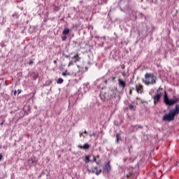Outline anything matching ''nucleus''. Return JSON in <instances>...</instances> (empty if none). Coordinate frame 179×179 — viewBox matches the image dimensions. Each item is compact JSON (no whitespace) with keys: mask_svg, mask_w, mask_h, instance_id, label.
Masks as SVG:
<instances>
[{"mask_svg":"<svg viewBox=\"0 0 179 179\" xmlns=\"http://www.w3.org/2000/svg\"><path fill=\"white\" fill-rule=\"evenodd\" d=\"M62 34H64V36L69 34V29L65 28L62 31Z\"/></svg>","mask_w":179,"mask_h":179,"instance_id":"obj_14","label":"nucleus"},{"mask_svg":"<svg viewBox=\"0 0 179 179\" xmlns=\"http://www.w3.org/2000/svg\"><path fill=\"white\" fill-rule=\"evenodd\" d=\"M129 94H132V90H130Z\"/></svg>","mask_w":179,"mask_h":179,"instance_id":"obj_29","label":"nucleus"},{"mask_svg":"<svg viewBox=\"0 0 179 179\" xmlns=\"http://www.w3.org/2000/svg\"><path fill=\"white\" fill-rule=\"evenodd\" d=\"M113 80H115V77H112Z\"/></svg>","mask_w":179,"mask_h":179,"instance_id":"obj_31","label":"nucleus"},{"mask_svg":"<svg viewBox=\"0 0 179 179\" xmlns=\"http://www.w3.org/2000/svg\"><path fill=\"white\" fill-rule=\"evenodd\" d=\"M22 93V90H17V94H20Z\"/></svg>","mask_w":179,"mask_h":179,"instance_id":"obj_21","label":"nucleus"},{"mask_svg":"<svg viewBox=\"0 0 179 179\" xmlns=\"http://www.w3.org/2000/svg\"><path fill=\"white\" fill-rule=\"evenodd\" d=\"M54 64H57V60L53 61Z\"/></svg>","mask_w":179,"mask_h":179,"instance_id":"obj_34","label":"nucleus"},{"mask_svg":"<svg viewBox=\"0 0 179 179\" xmlns=\"http://www.w3.org/2000/svg\"><path fill=\"white\" fill-rule=\"evenodd\" d=\"M0 125H3V122L0 123Z\"/></svg>","mask_w":179,"mask_h":179,"instance_id":"obj_35","label":"nucleus"},{"mask_svg":"<svg viewBox=\"0 0 179 179\" xmlns=\"http://www.w3.org/2000/svg\"><path fill=\"white\" fill-rule=\"evenodd\" d=\"M31 64H33V60H30L29 62V65H31Z\"/></svg>","mask_w":179,"mask_h":179,"instance_id":"obj_22","label":"nucleus"},{"mask_svg":"<svg viewBox=\"0 0 179 179\" xmlns=\"http://www.w3.org/2000/svg\"><path fill=\"white\" fill-rule=\"evenodd\" d=\"M84 162H85V163H86V164H87V163H90V156H89V155L85 156Z\"/></svg>","mask_w":179,"mask_h":179,"instance_id":"obj_13","label":"nucleus"},{"mask_svg":"<svg viewBox=\"0 0 179 179\" xmlns=\"http://www.w3.org/2000/svg\"><path fill=\"white\" fill-rule=\"evenodd\" d=\"M92 173H95L96 176H99L101 173V169L99 170L97 166H94L92 169Z\"/></svg>","mask_w":179,"mask_h":179,"instance_id":"obj_8","label":"nucleus"},{"mask_svg":"<svg viewBox=\"0 0 179 179\" xmlns=\"http://www.w3.org/2000/svg\"><path fill=\"white\" fill-rule=\"evenodd\" d=\"M95 135H96V133H93L92 134H90V136H95Z\"/></svg>","mask_w":179,"mask_h":179,"instance_id":"obj_23","label":"nucleus"},{"mask_svg":"<svg viewBox=\"0 0 179 179\" xmlns=\"http://www.w3.org/2000/svg\"><path fill=\"white\" fill-rule=\"evenodd\" d=\"M105 83H107V80L105 81Z\"/></svg>","mask_w":179,"mask_h":179,"instance_id":"obj_36","label":"nucleus"},{"mask_svg":"<svg viewBox=\"0 0 179 179\" xmlns=\"http://www.w3.org/2000/svg\"><path fill=\"white\" fill-rule=\"evenodd\" d=\"M57 85H61V84L64 83V79H62L61 78H58L57 80Z\"/></svg>","mask_w":179,"mask_h":179,"instance_id":"obj_15","label":"nucleus"},{"mask_svg":"<svg viewBox=\"0 0 179 179\" xmlns=\"http://www.w3.org/2000/svg\"><path fill=\"white\" fill-rule=\"evenodd\" d=\"M28 163L29 164H37V162L36 160V158H34V157H32V158L28 159Z\"/></svg>","mask_w":179,"mask_h":179,"instance_id":"obj_12","label":"nucleus"},{"mask_svg":"<svg viewBox=\"0 0 179 179\" xmlns=\"http://www.w3.org/2000/svg\"><path fill=\"white\" fill-rule=\"evenodd\" d=\"M129 110H131V111H135V106L132 104L129 105Z\"/></svg>","mask_w":179,"mask_h":179,"instance_id":"obj_16","label":"nucleus"},{"mask_svg":"<svg viewBox=\"0 0 179 179\" xmlns=\"http://www.w3.org/2000/svg\"><path fill=\"white\" fill-rule=\"evenodd\" d=\"M73 62H73V60H71V61L69 62L68 66H73V65H74Z\"/></svg>","mask_w":179,"mask_h":179,"instance_id":"obj_19","label":"nucleus"},{"mask_svg":"<svg viewBox=\"0 0 179 179\" xmlns=\"http://www.w3.org/2000/svg\"><path fill=\"white\" fill-rule=\"evenodd\" d=\"M164 103L166 106H173L176 103H178V98L176 97V96H173V99H169V96L167 95V93L166 92V91H164Z\"/></svg>","mask_w":179,"mask_h":179,"instance_id":"obj_3","label":"nucleus"},{"mask_svg":"<svg viewBox=\"0 0 179 179\" xmlns=\"http://www.w3.org/2000/svg\"><path fill=\"white\" fill-rule=\"evenodd\" d=\"M66 72H68V71H66L65 72H62V76H66Z\"/></svg>","mask_w":179,"mask_h":179,"instance_id":"obj_20","label":"nucleus"},{"mask_svg":"<svg viewBox=\"0 0 179 179\" xmlns=\"http://www.w3.org/2000/svg\"><path fill=\"white\" fill-rule=\"evenodd\" d=\"M71 59H74L73 62L76 64V62H80V57H79V53H76L73 57H71Z\"/></svg>","mask_w":179,"mask_h":179,"instance_id":"obj_7","label":"nucleus"},{"mask_svg":"<svg viewBox=\"0 0 179 179\" xmlns=\"http://www.w3.org/2000/svg\"><path fill=\"white\" fill-rule=\"evenodd\" d=\"M171 113L174 117H176V115H178V114H179V105L178 104H176L175 109L173 110H172Z\"/></svg>","mask_w":179,"mask_h":179,"instance_id":"obj_6","label":"nucleus"},{"mask_svg":"<svg viewBox=\"0 0 179 179\" xmlns=\"http://www.w3.org/2000/svg\"><path fill=\"white\" fill-rule=\"evenodd\" d=\"M121 141V137H120V134H116V143H118V141Z\"/></svg>","mask_w":179,"mask_h":179,"instance_id":"obj_17","label":"nucleus"},{"mask_svg":"<svg viewBox=\"0 0 179 179\" xmlns=\"http://www.w3.org/2000/svg\"><path fill=\"white\" fill-rule=\"evenodd\" d=\"M84 134H85L86 135H87V131H86V130L84 131Z\"/></svg>","mask_w":179,"mask_h":179,"instance_id":"obj_30","label":"nucleus"},{"mask_svg":"<svg viewBox=\"0 0 179 179\" xmlns=\"http://www.w3.org/2000/svg\"><path fill=\"white\" fill-rule=\"evenodd\" d=\"M78 148H79V149H83V150H87V149L90 148V145L86 143L83 145H78Z\"/></svg>","mask_w":179,"mask_h":179,"instance_id":"obj_9","label":"nucleus"},{"mask_svg":"<svg viewBox=\"0 0 179 179\" xmlns=\"http://www.w3.org/2000/svg\"><path fill=\"white\" fill-rule=\"evenodd\" d=\"M83 136V133H80V137L82 138Z\"/></svg>","mask_w":179,"mask_h":179,"instance_id":"obj_27","label":"nucleus"},{"mask_svg":"<svg viewBox=\"0 0 179 179\" xmlns=\"http://www.w3.org/2000/svg\"><path fill=\"white\" fill-rule=\"evenodd\" d=\"M93 157H94V162H95L96 164H100V159H97L94 156Z\"/></svg>","mask_w":179,"mask_h":179,"instance_id":"obj_18","label":"nucleus"},{"mask_svg":"<svg viewBox=\"0 0 179 179\" xmlns=\"http://www.w3.org/2000/svg\"><path fill=\"white\" fill-rule=\"evenodd\" d=\"M129 177H131L130 175H127V178H129Z\"/></svg>","mask_w":179,"mask_h":179,"instance_id":"obj_32","label":"nucleus"},{"mask_svg":"<svg viewBox=\"0 0 179 179\" xmlns=\"http://www.w3.org/2000/svg\"><path fill=\"white\" fill-rule=\"evenodd\" d=\"M65 40H66V37H63V38H62V41H65Z\"/></svg>","mask_w":179,"mask_h":179,"instance_id":"obj_25","label":"nucleus"},{"mask_svg":"<svg viewBox=\"0 0 179 179\" xmlns=\"http://www.w3.org/2000/svg\"><path fill=\"white\" fill-rule=\"evenodd\" d=\"M174 115L173 114L172 112H170L168 114H165L163 117L162 120L163 121H168L169 122H170V121H173L174 120Z\"/></svg>","mask_w":179,"mask_h":179,"instance_id":"obj_4","label":"nucleus"},{"mask_svg":"<svg viewBox=\"0 0 179 179\" xmlns=\"http://www.w3.org/2000/svg\"><path fill=\"white\" fill-rule=\"evenodd\" d=\"M17 93V91L15 90L14 91V96H16V94Z\"/></svg>","mask_w":179,"mask_h":179,"instance_id":"obj_26","label":"nucleus"},{"mask_svg":"<svg viewBox=\"0 0 179 179\" xmlns=\"http://www.w3.org/2000/svg\"><path fill=\"white\" fill-rule=\"evenodd\" d=\"M65 57L66 58H69V55H66Z\"/></svg>","mask_w":179,"mask_h":179,"instance_id":"obj_33","label":"nucleus"},{"mask_svg":"<svg viewBox=\"0 0 179 179\" xmlns=\"http://www.w3.org/2000/svg\"><path fill=\"white\" fill-rule=\"evenodd\" d=\"M103 170L106 173H110V171H111V166H110V162H108L105 165Z\"/></svg>","mask_w":179,"mask_h":179,"instance_id":"obj_11","label":"nucleus"},{"mask_svg":"<svg viewBox=\"0 0 179 179\" xmlns=\"http://www.w3.org/2000/svg\"><path fill=\"white\" fill-rule=\"evenodd\" d=\"M162 96H163V87L160 86L157 90V94L152 96L154 104L155 105L159 104V103H160V100Z\"/></svg>","mask_w":179,"mask_h":179,"instance_id":"obj_2","label":"nucleus"},{"mask_svg":"<svg viewBox=\"0 0 179 179\" xmlns=\"http://www.w3.org/2000/svg\"><path fill=\"white\" fill-rule=\"evenodd\" d=\"M118 85L120 87H122V89H125V87L127 86L125 81L122 79L118 80Z\"/></svg>","mask_w":179,"mask_h":179,"instance_id":"obj_10","label":"nucleus"},{"mask_svg":"<svg viewBox=\"0 0 179 179\" xmlns=\"http://www.w3.org/2000/svg\"><path fill=\"white\" fill-rule=\"evenodd\" d=\"M2 157H3L2 154H0V162L1 160H2Z\"/></svg>","mask_w":179,"mask_h":179,"instance_id":"obj_24","label":"nucleus"},{"mask_svg":"<svg viewBox=\"0 0 179 179\" xmlns=\"http://www.w3.org/2000/svg\"><path fill=\"white\" fill-rule=\"evenodd\" d=\"M136 90L137 93H140V94H142V93H143V85L141 84L136 85Z\"/></svg>","mask_w":179,"mask_h":179,"instance_id":"obj_5","label":"nucleus"},{"mask_svg":"<svg viewBox=\"0 0 179 179\" xmlns=\"http://www.w3.org/2000/svg\"><path fill=\"white\" fill-rule=\"evenodd\" d=\"M96 157V159H98V160H99V159H100V155H97L96 157Z\"/></svg>","mask_w":179,"mask_h":179,"instance_id":"obj_28","label":"nucleus"},{"mask_svg":"<svg viewBox=\"0 0 179 179\" xmlns=\"http://www.w3.org/2000/svg\"><path fill=\"white\" fill-rule=\"evenodd\" d=\"M145 80H143V83H145V85H155L157 79V78L153 73H148L145 74Z\"/></svg>","mask_w":179,"mask_h":179,"instance_id":"obj_1","label":"nucleus"}]
</instances>
